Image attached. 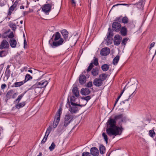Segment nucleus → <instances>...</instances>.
<instances>
[{"label":"nucleus","instance_id":"f257e3e1","mask_svg":"<svg viewBox=\"0 0 156 156\" xmlns=\"http://www.w3.org/2000/svg\"><path fill=\"white\" fill-rule=\"evenodd\" d=\"M123 116L122 114L115 116L114 119H109L107 122V127H108L106 129L107 133L109 136L120 135L123 130V129L121 126L120 127L116 126V122L118 119H120L121 122L122 120L121 119Z\"/></svg>","mask_w":156,"mask_h":156},{"label":"nucleus","instance_id":"f03ea898","mask_svg":"<svg viewBox=\"0 0 156 156\" xmlns=\"http://www.w3.org/2000/svg\"><path fill=\"white\" fill-rule=\"evenodd\" d=\"M61 33L64 39L61 37V35L58 32H56L52 36L49 41V43L53 48H55L60 45L68 40L69 33L65 29L61 31Z\"/></svg>","mask_w":156,"mask_h":156},{"label":"nucleus","instance_id":"7ed1b4c3","mask_svg":"<svg viewBox=\"0 0 156 156\" xmlns=\"http://www.w3.org/2000/svg\"><path fill=\"white\" fill-rule=\"evenodd\" d=\"M62 108H61L57 112L54 120L53 123V127L55 128L57 126L59 122L60 116L62 114Z\"/></svg>","mask_w":156,"mask_h":156},{"label":"nucleus","instance_id":"20e7f679","mask_svg":"<svg viewBox=\"0 0 156 156\" xmlns=\"http://www.w3.org/2000/svg\"><path fill=\"white\" fill-rule=\"evenodd\" d=\"M74 115L68 113L66 114L64 118V126L66 127L73 120Z\"/></svg>","mask_w":156,"mask_h":156},{"label":"nucleus","instance_id":"39448f33","mask_svg":"<svg viewBox=\"0 0 156 156\" xmlns=\"http://www.w3.org/2000/svg\"><path fill=\"white\" fill-rule=\"evenodd\" d=\"M54 5L52 2L44 4L42 7V11L46 14L48 15L51 10L52 6Z\"/></svg>","mask_w":156,"mask_h":156},{"label":"nucleus","instance_id":"423d86ee","mask_svg":"<svg viewBox=\"0 0 156 156\" xmlns=\"http://www.w3.org/2000/svg\"><path fill=\"white\" fill-rule=\"evenodd\" d=\"M108 33L107 35L106 38L105 39V41H106L107 45H109L111 44L112 43V35L111 34L112 31L110 28L108 29Z\"/></svg>","mask_w":156,"mask_h":156},{"label":"nucleus","instance_id":"0eeeda50","mask_svg":"<svg viewBox=\"0 0 156 156\" xmlns=\"http://www.w3.org/2000/svg\"><path fill=\"white\" fill-rule=\"evenodd\" d=\"M136 89V87L135 85H133L131 86L129 89V92H133V93L130 95L129 96V98L128 99L125 100V101H122L121 104V105L123 106V105H122V104H123L125 103V101H128V99L131 98L133 94L135 91Z\"/></svg>","mask_w":156,"mask_h":156},{"label":"nucleus","instance_id":"6e6552de","mask_svg":"<svg viewBox=\"0 0 156 156\" xmlns=\"http://www.w3.org/2000/svg\"><path fill=\"white\" fill-rule=\"evenodd\" d=\"M48 82L47 81L44 80L40 82L36 83L34 85V87L38 86V87L41 88L45 87L48 84Z\"/></svg>","mask_w":156,"mask_h":156},{"label":"nucleus","instance_id":"1a4fd4ad","mask_svg":"<svg viewBox=\"0 0 156 156\" xmlns=\"http://www.w3.org/2000/svg\"><path fill=\"white\" fill-rule=\"evenodd\" d=\"M112 30L116 32H119L121 28V24L116 22H114L112 23Z\"/></svg>","mask_w":156,"mask_h":156},{"label":"nucleus","instance_id":"9d476101","mask_svg":"<svg viewBox=\"0 0 156 156\" xmlns=\"http://www.w3.org/2000/svg\"><path fill=\"white\" fill-rule=\"evenodd\" d=\"M93 60L94 62H91L88 67L87 70V72H89L94 67L93 64L96 66H97L98 65V59L97 58L94 57Z\"/></svg>","mask_w":156,"mask_h":156},{"label":"nucleus","instance_id":"9b49d317","mask_svg":"<svg viewBox=\"0 0 156 156\" xmlns=\"http://www.w3.org/2000/svg\"><path fill=\"white\" fill-rule=\"evenodd\" d=\"M19 1V0H16L14 3L9 8V12L8 13V15H10L12 12L15 9L16 10V8L17 6Z\"/></svg>","mask_w":156,"mask_h":156},{"label":"nucleus","instance_id":"f8f14e48","mask_svg":"<svg viewBox=\"0 0 156 156\" xmlns=\"http://www.w3.org/2000/svg\"><path fill=\"white\" fill-rule=\"evenodd\" d=\"M122 37L119 35H116L114 39V44L116 45H119L121 42L122 40Z\"/></svg>","mask_w":156,"mask_h":156},{"label":"nucleus","instance_id":"ddd939ff","mask_svg":"<svg viewBox=\"0 0 156 156\" xmlns=\"http://www.w3.org/2000/svg\"><path fill=\"white\" fill-rule=\"evenodd\" d=\"M9 47V43L5 40H3L0 44V49H7Z\"/></svg>","mask_w":156,"mask_h":156},{"label":"nucleus","instance_id":"4468645a","mask_svg":"<svg viewBox=\"0 0 156 156\" xmlns=\"http://www.w3.org/2000/svg\"><path fill=\"white\" fill-rule=\"evenodd\" d=\"M110 52V50L108 48L105 47L103 48L101 51L100 54L102 56H106Z\"/></svg>","mask_w":156,"mask_h":156},{"label":"nucleus","instance_id":"2eb2a0df","mask_svg":"<svg viewBox=\"0 0 156 156\" xmlns=\"http://www.w3.org/2000/svg\"><path fill=\"white\" fill-rule=\"evenodd\" d=\"M99 154L98 149L96 147H93L90 149V154L93 156H98Z\"/></svg>","mask_w":156,"mask_h":156},{"label":"nucleus","instance_id":"dca6fc26","mask_svg":"<svg viewBox=\"0 0 156 156\" xmlns=\"http://www.w3.org/2000/svg\"><path fill=\"white\" fill-rule=\"evenodd\" d=\"M102 83L103 81L99 78H95L93 81L94 85L97 87L101 86Z\"/></svg>","mask_w":156,"mask_h":156},{"label":"nucleus","instance_id":"f3484780","mask_svg":"<svg viewBox=\"0 0 156 156\" xmlns=\"http://www.w3.org/2000/svg\"><path fill=\"white\" fill-rule=\"evenodd\" d=\"M90 90L87 88H82L80 91L81 94L84 95H88L90 94Z\"/></svg>","mask_w":156,"mask_h":156},{"label":"nucleus","instance_id":"a211bd4d","mask_svg":"<svg viewBox=\"0 0 156 156\" xmlns=\"http://www.w3.org/2000/svg\"><path fill=\"white\" fill-rule=\"evenodd\" d=\"M99 69L98 67L93 69L91 72L92 75L94 76H96L99 74Z\"/></svg>","mask_w":156,"mask_h":156},{"label":"nucleus","instance_id":"6ab92c4d","mask_svg":"<svg viewBox=\"0 0 156 156\" xmlns=\"http://www.w3.org/2000/svg\"><path fill=\"white\" fill-rule=\"evenodd\" d=\"M86 76L83 75L81 74L80 75L79 77V82L81 84H84L86 82Z\"/></svg>","mask_w":156,"mask_h":156},{"label":"nucleus","instance_id":"aec40b11","mask_svg":"<svg viewBox=\"0 0 156 156\" xmlns=\"http://www.w3.org/2000/svg\"><path fill=\"white\" fill-rule=\"evenodd\" d=\"M10 45L12 48H15L16 47L17 42L16 40L11 39L9 41Z\"/></svg>","mask_w":156,"mask_h":156},{"label":"nucleus","instance_id":"412c9836","mask_svg":"<svg viewBox=\"0 0 156 156\" xmlns=\"http://www.w3.org/2000/svg\"><path fill=\"white\" fill-rule=\"evenodd\" d=\"M26 82V81H23L19 82H16L14 84V86L12 87H17L23 85Z\"/></svg>","mask_w":156,"mask_h":156},{"label":"nucleus","instance_id":"4be33fe9","mask_svg":"<svg viewBox=\"0 0 156 156\" xmlns=\"http://www.w3.org/2000/svg\"><path fill=\"white\" fill-rule=\"evenodd\" d=\"M78 110V108L76 107L75 106H70L69 109V111L71 113H76Z\"/></svg>","mask_w":156,"mask_h":156},{"label":"nucleus","instance_id":"5701e85b","mask_svg":"<svg viewBox=\"0 0 156 156\" xmlns=\"http://www.w3.org/2000/svg\"><path fill=\"white\" fill-rule=\"evenodd\" d=\"M73 93L76 97H78L79 96V92L77 87H73L72 90Z\"/></svg>","mask_w":156,"mask_h":156},{"label":"nucleus","instance_id":"b1692460","mask_svg":"<svg viewBox=\"0 0 156 156\" xmlns=\"http://www.w3.org/2000/svg\"><path fill=\"white\" fill-rule=\"evenodd\" d=\"M26 105L25 102H23L19 104H17L15 106L16 108L18 109L23 107Z\"/></svg>","mask_w":156,"mask_h":156},{"label":"nucleus","instance_id":"393cba45","mask_svg":"<svg viewBox=\"0 0 156 156\" xmlns=\"http://www.w3.org/2000/svg\"><path fill=\"white\" fill-rule=\"evenodd\" d=\"M74 98L75 97L73 96L70 97V100L71 104L73 106H81L82 105H81L75 103L73 102V101L74 100Z\"/></svg>","mask_w":156,"mask_h":156},{"label":"nucleus","instance_id":"a878e982","mask_svg":"<svg viewBox=\"0 0 156 156\" xmlns=\"http://www.w3.org/2000/svg\"><path fill=\"white\" fill-rule=\"evenodd\" d=\"M121 34L122 36H126L127 34V29L125 27H123L120 30Z\"/></svg>","mask_w":156,"mask_h":156},{"label":"nucleus","instance_id":"bb28decb","mask_svg":"<svg viewBox=\"0 0 156 156\" xmlns=\"http://www.w3.org/2000/svg\"><path fill=\"white\" fill-rule=\"evenodd\" d=\"M8 51L7 50H2L0 51V57H3L6 56L8 54Z\"/></svg>","mask_w":156,"mask_h":156},{"label":"nucleus","instance_id":"cd10ccee","mask_svg":"<svg viewBox=\"0 0 156 156\" xmlns=\"http://www.w3.org/2000/svg\"><path fill=\"white\" fill-rule=\"evenodd\" d=\"M99 150L100 153L101 154H103L105 152V148L103 145H101L100 146Z\"/></svg>","mask_w":156,"mask_h":156},{"label":"nucleus","instance_id":"c85d7f7f","mask_svg":"<svg viewBox=\"0 0 156 156\" xmlns=\"http://www.w3.org/2000/svg\"><path fill=\"white\" fill-rule=\"evenodd\" d=\"M14 91L12 90H9L7 92L6 96L9 98H10L12 94L13 93Z\"/></svg>","mask_w":156,"mask_h":156},{"label":"nucleus","instance_id":"c756f323","mask_svg":"<svg viewBox=\"0 0 156 156\" xmlns=\"http://www.w3.org/2000/svg\"><path fill=\"white\" fill-rule=\"evenodd\" d=\"M107 77L106 74L105 73H103L99 75V78L103 81L106 79Z\"/></svg>","mask_w":156,"mask_h":156},{"label":"nucleus","instance_id":"7c9ffc66","mask_svg":"<svg viewBox=\"0 0 156 156\" xmlns=\"http://www.w3.org/2000/svg\"><path fill=\"white\" fill-rule=\"evenodd\" d=\"M102 70L104 71H106L108 70L109 68V66L108 65L105 64L103 65L101 67Z\"/></svg>","mask_w":156,"mask_h":156},{"label":"nucleus","instance_id":"2f4dec72","mask_svg":"<svg viewBox=\"0 0 156 156\" xmlns=\"http://www.w3.org/2000/svg\"><path fill=\"white\" fill-rule=\"evenodd\" d=\"M119 59V56L117 55L113 59V63L114 65H116L118 63Z\"/></svg>","mask_w":156,"mask_h":156},{"label":"nucleus","instance_id":"473e14b6","mask_svg":"<svg viewBox=\"0 0 156 156\" xmlns=\"http://www.w3.org/2000/svg\"><path fill=\"white\" fill-rule=\"evenodd\" d=\"M37 86L34 87V85L32 87V89H34V91L36 93H38L41 91V88L37 87Z\"/></svg>","mask_w":156,"mask_h":156},{"label":"nucleus","instance_id":"72a5a7b5","mask_svg":"<svg viewBox=\"0 0 156 156\" xmlns=\"http://www.w3.org/2000/svg\"><path fill=\"white\" fill-rule=\"evenodd\" d=\"M26 93V92H24L22 94H21L19 95L17 99L16 100V102H17L18 103H19L20 101V100H21V99L23 97L24 95V94Z\"/></svg>","mask_w":156,"mask_h":156},{"label":"nucleus","instance_id":"f704fd0d","mask_svg":"<svg viewBox=\"0 0 156 156\" xmlns=\"http://www.w3.org/2000/svg\"><path fill=\"white\" fill-rule=\"evenodd\" d=\"M9 25L10 27L13 31H15L16 29V24L15 23H10L9 24Z\"/></svg>","mask_w":156,"mask_h":156},{"label":"nucleus","instance_id":"c9c22d12","mask_svg":"<svg viewBox=\"0 0 156 156\" xmlns=\"http://www.w3.org/2000/svg\"><path fill=\"white\" fill-rule=\"evenodd\" d=\"M52 129V128L51 126H49L47 129L45 135H46L47 136H48L49 133L51 132Z\"/></svg>","mask_w":156,"mask_h":156},{"label":"nucleus","instance_id":"e433bc0d","mask_svg":"<svg viewBox=\"0 0 156 156\" xmlns=\"http://www.w3.org/2000/svg\"><path fill=\"white\" fill-rule=\"evenodd\" d=\"M5 75L7 78H8L10 76V69H6L5 73Z\"/></svg>","mask_w":156,"mask_h":156},{"label":"nucleus","instance_id":"4c0bfd02","mask_svg":"<svg viewBox=\"0 0 156 156\" xmlns=\"http://www.w3.org/2000/svg\"><path fill=\"white\" fill-rule=\"evenodd\" d=\"M155 133L153 129L149 131V135L151 137H153L155 136Z\"/></svg>","mask_w":156,"mask_h":156},{"label":"nucleus","instance_id":"58836bf2","mask_svg":"<svg viewBox=\"0 0 156 156\" xmlns=\"http://www.w3.org/2000/svg\"><path fill=\"white\" fill-rule=\"evenodd\" d=\"M122 22L124 24H126L129 22V19L126 16L122 18Z\"/></svg>","mask_w":156,"mask_h":156},{"label":"nucleus","instance_id":"ea45409f","mask_svg":"<svg viewBox=\"0 0 156 156\" xmlns=\"http://www.w3.org/2000/svg\"><path fill=\"white\" fill-rule=\"evenodd\" d=\"M32 78V77L30 76V75L29 74H27L26 75L25 80L24 81H26V82H27V81L31 79Z\"/></svg>","mask_w":156,"mask_h":156},{"label":"nucleus","instance_id":"a19ab883","mask_svg":"<svg viewBox=\"0 0 156 156\" xmlns=\"http://www.w3.org/2000/svg\"><path fill=\"white\" fill-rule=\"evenodd\" d=\"M55 147V145L54 142H53L51 144V146L49 147V149L50 151H52L54 150Z\"/></svg>","mask_w":156,"mask_h":156},{"label":"nucleus","instance_id":"79ce46f5","mask_svg":"<svg viewBox=\"0 0 156 156\" xmlns=\"http://www.w3.org/2000/svg\"><path fill=\"white\" fill-rule=\"evenodd\" d=\"M129 38H124L122 41L121 44L122 45H124L125 46Z\"/></svg>","mask_w":156,"mask_h":156},{"label":"nucleus","instance_id":"37998d69","mask_svg":"<svg viewBox=\"0 0 156 156\" xmlns=\"http://www.w3.org/2000/svg\"><path fill=\"white\" fill-rule=\"evenodd\" d=\"M102 136L104 137L105 141L106 142V144H107L108 143V140L107 136L105 133H103L102 134Z\"/></svg>","mask_w":156,"mask_h":156},{"label":"nucleus","instance_id":"c03bdc74","mask_svg":"<svg viewBox=\"0 0 156 156\" xmlns=\"http://www.w3.org/2000/svg\"><path fill=\"white\" fill-rule=\"evenodd\" d=\"M90 154L89 152L85 151L82 153V156H90Z\"/></svg>","mask_w":156,"mask_h":156},{"label":"nucleus","instance_id":"a18cd8bd","mask_svg":"<svg viewBox=\"0 0 156 156\" xmlns=\"http://www.w3.org/2000/svg\"><path fill=\"white\" fill-rule=\"evenodd\" d=\"M83 99L85 100L87 102L91 98V97L90 96H88L85 97H83L82 98Z\"/></svg>","mask_w":156,"mask_h":156},{"label":"nucleus","instance_id":"49530a36","mask_svg":"<svg viewBox=\"0 0 156 156\" xmlns=\"http://www.w3.org/2000/svg\"><path fill=\"white\" fill-rule=\"evenodd\" d=\"M48 136H47L46 135H45L44 138L41 141V144H44L46 141L48 137Z\"/></svg>","mask_w":156,"mask_h":156},{"label":"nucleus","instance_id":"de8ad7c7","mask_svg":"<svg viewBox=\"0 0 156 156\" xmlns=\"http://www.w3.org/2000/svg\"><path fill=\"white\" fill-rule=\"evenodd\" d=\"M5 5V2L4 0H0V6L2 7Z\"/></svg>","mask_w":156,"mask_h":156},{"label":"nucleus","instance_id":"09e8293b","mask_svg":"<svg viewBox=\"0 0 156 156\" xmlns=\"http://www.w3.org/2000/svg\"><path fill=\"white\" fill-rule=\"evenodd\" d=\"M92 83L91 81L88 82L86 85V87H91L92 86Z\"/></svg>","mask_w":156,"mask_h":156},{"label":"nucleus","instance_id":"8fccbe9b","mask_svg":"<svg viewBox=\"0 0 156 156\" xmlns=\"http://www.w3.org/2000/svg\"><path fill=\"white\" fill-rule=\"evenodd\" d=\"M8 37L9 38H12L14 37V35L12 32H11L9 35H8Z\"/></svg>","mask_w":156,"mask_h":156},{"label":"nucleus","instance_id":"3c124183","mask_svg":"<svg viewBox=\"0 0 156 156\" xmlns=\"http://www.w3.org/2000/svg\"><path fill=\"white\" fill-rule=\"evenodd\" d=\"M27 46V43L26 40L25 39H24V48H26Z\"/></svg>","mask_w":156,"mask_h":156},{"label":"nucleus","instance_id":"603ef678","mask_svg":"<svg viewBox=\"0 0 156 156\" xmlns=\"http://www.w3.org/2000/svg\"><path fill=\"white\" fill-rule=\"evenodd\" d=\"M6 87V85L5 83H4L2 85L1 88L2 89H5Z\"/></svg>","mask_w":156,"mask_h":156},{"label":"nucleus","instance_id":"864d4df0","mask_svg":"<svg viewBox=\"0 0 156 156\" xmlns=\"http://www.w3.org/2000/svg\"><path fill=\"white\" fill-rule=\"evenodd\" d=\"M9 33L8 32H6L4 33L3 35V36L4 38H6L7 37V34Z\"/></svg>","mask_w":156,"mask_h":156},{"label":"nucleus","instance_id":"5fc2aeb1","mask_svg":"<svg viewBox=\"0 0 156 156\" xmlns=\"http://www.w3.org/2000/svg\"><path fill=\"white\" fill-rule=\"evenodd\" d=\"M120 98V96H119L118 97V98H117L116 99V100L115 103L114 105V107H115V105H116V104L117 103L118 101H119V98Z\"/></svg>","mask_w":156,"mask_h":156},{"label":"nucleus","instance_id":"6e6d98bb","mask_svg":"<svg viewBox=\"0 0 156 156\" xmlns=\"http://www.w3.org/2000/svg\"><path fill=\"white\" fill-rule=\"evenodd\" d=\"M71 3L73 5L75 6L76 5V3L75 1V0H71Z\"/></svg>","mask_w":156,"mask_h":156},{"label":"nucleus","instance_id":"4d7b16f0","mask_svg":"<svg viewBox=\"0 0 156 156\" xmlns=\"http://www.w3.org/2000/svg\"><path fill=\"white\" fill-rule=\"evenodd\" d=\"M143 3V0H141V1L138 3V5H141V7L143 6V5L142 4Z\"/></svg>","mask_w":156,"mask_h":156},{"label":"nucleus","instance_id":"13d9d810","mask_svg":"<svg viewBox=\"0 0 156 156\" xmlns=\"http://www.w3.org/2000/svg\"><path fill=\"white\" fill-rule=\"evenodd\" d=\"M115 20L117 21H118L119 22H120L121 20V19L120 17H117L115 19Z\"/></svg>","mask_w":156,"mask_h":156},{"label":"nucleus","instance_id":"bf43d9fd","mask_svg":"<svg viewBox=\"0 0 156 156\" xmlns=\"http://www.w3.org/2000/svg\"><path fill=\"white\" fill-rule=\"evenodd\" d=\"M154 44H155V43L154 42H153L152 43L150 44V48H151L153 47L154 46Z\"/></svg>","mask_w":156,"mask_h":156},{"label":"nucleus","instance_id":"052dcab7","mask_svg":"<svg viewBox=\"0 0 156 156\" xmlns=\"http://www.w3.org/2000/svg\"><path fill=\"white\" fill-rule=\"evenodd\" d=\"M126 87H125L124 88H123V90H122V92L120 94V95L119 96H120V97L123 94V93L124 92V91H125V90L126 89Z\"/></svg>","mask_w":156,"mask_h":156},{"label":"nucleus","instance_id":"680f3d73","mask_svg":"<svg viewBox=\"0 0 156 156\" xmlns=\"http://www.w3.org/2000/svg\"><path fill=\"white\" fill-rule=\"evenodd\" d=\"M17 94V93H15L12 96V98H14L16 97V95Z\"/></svg>","mask_w":156,"mask_h":156},{"label":"nucleus","instance_id":"e2e57ef3","mask_svg":"<svg viewBox=\"0 0 156 156\" xmlns=\"http://www.w3.org/2000/svg\"><path fill=\"white\" fill-rule=\"evenodd\" d=\"M24 6L23 5L21 6L20 7V9H24Z\"/></svg>","mask_w":156,"mask_h":156},{"label":"nucleus","instance_id":"0e129e2a","mask_svg":"<svg viewBox=\"0 0 156 156\" xmlns=\"http://www.w3.org/2000/svg\"><path fill=\"white\" fill-rule=\"evenodd\" d=\"M10 67V66L9 65H8L7 66L6 69H9V68Z\"/></svg>","mask_w":156,"mask_h":156},{"label":"nucleus","instance_id":"69168bd1","mask_svg":"<svg viewBox=\"0 0 156 156\" xmlns=\"http://www.w3.org/2000/svg\"><path fill=\"white\" fill-rule=\"evenodd\" d=\"M121 4H117L116 5H114L113 7H115V6L121 5Z\"/></svg>","mask_w":156,"mask_h":156},{"label":"nucleus","instance_id":"338daca9","mask_svg":"<svg viewBox=\"0 0 156 156\" xmlns=\"http://www.w3.org/2000/svg\"><path fill=\"white\" fill-rule=\"evenodd\" d=\"M28 71L30 73H32V71L31 69H29L28 70Z\"/></svg>","mask_w":156,"mask_h":156},{"label":"nucleus","instance_id":"774afa93","mask_svg":"<svg viewBox=\"0 0 156 156\" xmlns=\"http://www.w3.org/2000/svg\"><path fill=\"white\" fill-rule=\"evenodd\" d=\"M42 155V153L41 152L39 153V154L37 156H41Z\"/></svg>","mask_w":156,"mask_h":156}]
</instances>
